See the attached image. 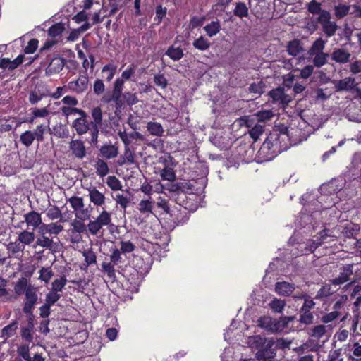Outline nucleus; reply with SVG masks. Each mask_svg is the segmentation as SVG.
I'll return each instance as SVG.
<instances>
[{"label":"nucleus","instance_id":"nucleus-1","mask_svg":"<svg viewBox=\"0 0 361 361\" xmlns=\"http://www.w3.org/2000/svg\"><path fill=\"white\" fill-rule=\"evenodd\" d=\"M286 137L288 135L286 133L280 134L277 130L270 133L261 146L259 153L264 156L266 160L272 159L286 148L281 145V140H284V137Z\"/></svg>","mask_w":361,"mask_h":361},{"label":"nucleus","instance_id":"nucleus-2","mask_svg":"<svg viewBox=\"0 0 361 361\" xmlns=\"http://www.w3.org/2000/svg\"><path fill=\"white\" fill-rule=\"evenodd\" d=\"M257 352L255 357L258 361H273L276 355V349L274 348L275 342L273 339H267L257 336L255 338Z\"/></svg>","mask_w":361,"mask_h":361},{"label":"nucleus","instance_id":"nucleus-3","mask_svg":"<svg viewBox=\"0 0 361 361\" xmlns=\"http://www.w3.org/2000/svg\"><path fill=\"white\" fill-rule=\"evenodd\" d=\"M113 225L111 214L103 210L94 220H90L87 224L88 231L93 235H97L104 226Z\"/></svg>","mask_w":361,"mask_h":361},{"label":"nucleus","instance_id":"nucleus-4","mask_svg":"<svg viewBox=\"0 0 361 361\" xmlns=\"http://www.w3.org/2000/svg\"><path fill=\"white\" fill-rule=\"evenodd\" d=\"M330 19L331 14L326 10H323L317 18V22L321 24L323 32L328 37L334 36L338 29L336 22Z\"/></svg>","mask_w":361,"mask_h":361},{"label":"nucleus","instance_id":"nucleus-5","mask_svg":"<svg viewBox=\"0 0 361 361\" xmlns=\"http://www.w3.org/2000/svg\"><path fill=\"white\" fill-rule=\"evenodd\" d=\"M101 101L102 102L108 104L113 102L114 114L116 116L119 115L125 109V102L123 98V93L121 92L111 91V93H106L102 96Z\"/></svg>","mask_w":361,"mask_h":361},{"label":"nucleus","instance_id":"nucleus-6","mask_svg":"<svg viewBox=\"0 0 361 361\" xmlns=\"http://www.w3.org/2000/svg\"><path fill=\"white\" fill-rule=\"evenodd\" d=\"M92 117L93 121H90L91 128V139L88 141L92 145H96L98 142L99 126L102 124V112L99 106H97L92 110Z\"/></svg>","mask_w":361,"mask_h":361},{"label":"nucleus","instance_id":"nucleus-7","mask_svg":"<svg viewBox=\"0 0 361 361\" xmlns=\"http://www.w3.org/2000/svg\"><path fill=\"white\" fill-rule=\"evenodd\" d=\"M71 127L75 129L78 135H82L89 130L91 133L92 124L86 111L82 112L78 118L73 121Z\"/></svg>","mask_w":361,"mask_h":361},{"label":"nucleus","instance_id":"nucleus-8","mask_svg":"<svg viewBox=\"0 0 361 361\" xmlns=\"http://www.w3.org/2000/svg\"><path fill=\"white\" fill-rule=\"evenodd\" d=\"M37 300L38 295L35 287L32 290H28V291H26L23 307V311L26 315H32L33 310L37 303Z\"/></svg>","mask_w":361,"mask_h":361},{"label":"nucleus","instance_id":"nucleus-9","mask_svg":"<svg viewBox=\"0 0 361 361\" xmlns=\"http://www.w3.org/2000/svg\"><path fill=\"white\" fill-rule=\"evenodd\" d=\"M169 214L174 228L177 226L185 224L190 218V213L185 209H183V207L178 205L173 207Z\"/></svg>","mask_w":361,"mask_h":361},{"label":"nucleus","instance_id":"nucleus-10","mask_svg":"<svg viewBox=\"0 0 361 361\" xmlns=\"http://www.w3.org/2000/svg\"><path fill=\"white\" fill-rule=\"evenodd\" d=\"M175 201L178 205L188 210L189 213L196 211L198 208L197 196L193 192L189 193L185 198L175 199Z\"/></svg>","mask_w":361,"mask_h":361},{"label":"nucleus","instance_id":"nucleus-11","mask_svg":"<svg viewBox=\"0 0 361 361\" xmlns=\"http://www.w3.org/2000/svg\"><path fill=\"white\" fill-rule=\"evenodd\" d=\"M171 190L174 193L175 199H183L192 192L193 185L190 182H177L173 185Z\"/></svg>","mask_w":361,"mask_h":361},{"label":"nucleus","instance_id":"nucleus-12","mask_svg":"<svg viewBox=\"0 0 361 361\" xmlns=\"http://www.w3.org/2000/svg\"><path fill=\"white\" fill-rule=\"evenodd\" d=\"M353 274V264H348L343 266L339 275L333 279L331 282L332 285L340 286L350 281V276Z\"/></svg>","mask_w":361,"mask_h":361},{"label":"nucleus","instance_id":"nucleus-13","mask_svg":"<svg viewBox=\"0 0 361 361\" xmlns=\"http://www.w3.org/2000/svg\"><path fill=\"white\" fill-rule=\"evenodd\" d=\"M69 149L72 155L78 159H82L87 155L85 143L80 139L72 140L69 143Z\"/></svg>","mask_w":361,"mask_h":361},{"label":"nucleus","instance_id":"nucleus-14","mask_svg":"<svg viewBox=\"0 0 361 361\" xmlns=\"http://www.w3.org/2000/svg\"><path fill=\"white\" fill-rule=\"evenodd\" d=\"M36 246L49 250L53 254L59 252V243L54 242L52 238L47 235H38L36 240Z\"/></svg>","mask_w":361,"mask_h":361},{"label":"nucleus","instance_id":"nucleus-15","mask_svg":"<svg viewBox=\"0 0 361 361\" xmlns=\"http://www.w3.org/2000/svg\"><path fill=\"white\" fill-rule=\"evenodd\" d=\"M99 156L104 159L116 158L118 154V145L115 144L105 143L99 149Z\"/></svg>","mask_w":361,"mask_h":361},{"label":"nucleus","instance_id":"nucleus-16","mask_svg":"<svg viewBox=\"0 0 361 361\" xmlns=\"http://www.w3.org/2000/svg\"><path fill=\"white\" fill-rule=\"evenodd\" d=\"M65 65V60L63 58L56 56L51 59V61L46 68V74L51 75L53 74L59 73Z\"/></svg>","mask_w":361,"mask_h":361},{"label":"nucleus","instance_id":"nucleus-17","mask_svg":"<svg viewBox=\"0 0 361 361\" xmlns=\"http://www.w3.org/2000/svg\"><path fill=\"white\" fill-rule=\"evenodd\" d=\"M269 94L274 103L287 105L290 101L289 97L285 93L284 88L282 87L273 89L269 92Z\"/></svg>","mask_w":361,"mask_h":361},{"label":"nucleus","instance_id":"nucleus-18","mask_svg":"<svg viewBox=\"0 0 361 361\" xmlns=\"http://www.w3.org/2000/svg\"><path fill=\"white\" fill-rule=\"evenodd\" d=\"M88 78L85 75H80L75 81H71L68 83V87L72 91L80 94L87 90Z\"/></svg>","mask_w":361,"mask_h":361},{"label":"nucleus","instance_id":"nucleus-19","mask_svg":"<svg viewBox=\"0 0 361 361\" xmlns=\"http://www.w3.org/2000/svg\"><path fill=\"white\" fill-rule=\"evenodd\" d=\"M330 56L332 61L341 64L349 62L351 57L350 53L343 48L334 49Z\"/></svg>","mask_w":361,"mask_h":361},{"label":"nucleus","instance_id":"nucleus-20","mask_svg":"<svg viewBox=\"0 0 361 361\" xmlns=\"http://www.w3.org/2000/svg\"><path fill=\"white\" fill-rule=\"evenodd\" d=\"M34 288V286L28 283L27 278L20 277L15 283L14 292L17 295H21L22 294L25 295L26 291H28V290H32Z\"/></svg>","mask_w":361,"mask_h":361},{"label":"nucleus","instance_id":"nucleus-21","mask_svg":"<svg viewBox=\"0 0 361 361\" xmlns=\"http://www.w3.org/2000/svg\"><path fill=\"white\" fill-rule=\"evenodd\" d=\"M34 288V286L28 283L27 278L20 277L15 283L14 292L17 295H21L22 294L25 295L26 291H28V290H32Z\"/></svg>","mask_w":361,"mask_h":361},{"label":"nucleus","instance_id":"nucleus-22","mask_svg":"<svg viewBox=\"0 0 361 361\" xmlns=\"http://www.w3.org/2000/svg\"><path fill=\"white\" fill-rule=\"evenodd\" d=\"M355 86V79L354 78L348 77L342 80H339L335 83V89L336 92L350 91Z\"/></svg>","mask_w":361,"mask_h":361},{"label":"nucleus","instance_id":"nucleus-23","mask_svg":"<svg viewBox=\"0 0 361 361\" xmlns=\"http://www.w3.org/2000/svg\"><path fill=\"white\" fill-rule=\"evenodd\" d=\"M295 285L286 281L277 282L275 285V291L281 295L289 296L295 290Z\"/></svg>","mask_w":361,"mask_h":361},{"label":"nucleus","instance_id":"nucleus-24","mask_svg":"<svg viewBox=\"0 0 361 361\" xmlns=\"http://www.w3.org/2000/svg\"><path fill=\"white\" fill-rule=\"evenodd\" d=\"M88 191L90 200L94 205L99 207L104 204L105 196L102 192H99L95 187L90 188Z\"/></svg>","mask_w":361,"mask_h":361},{"label":"nucleus","instance_id":"nucleus-25","mask_svg":"<svg viewBox=\"0 0 361 361\" xmlns=\"http://www.w3.org/2000/svg\"><path fill=\"white\" fill-rule=\"evenodd\" d=\"M24 219L27 227L31 226L33 229L37 228L42 222L41 214L35 211H31L25 214Z\"/></svg>","mask_w":361,"mask_h":361},{"label":"nucleus","instance_id":"nucleus-26","mask_svg":"<svg viewBox=\"0 0 361 361\" xmlns=\"http://www.w3.org/2000/svg\"><path fill=\"white\" fill-rule=\"evenodd\" d=\"M258 326L266 330L275 332L279 330V324L269 317H260L257 321Z\"/></svg>","mask_w":361,"mask_h":361},{"label":"nucleus","instance_id":"nucleus-27","mask_svg":"<svg viewBox=\"0 0 361 361\" xmlns=\"http://www.w3.org/2000/svg\"><path fill=\"white\" fill-rule=\"evenodd\" d=\"M16 353L19 357L16 358V361H31L29 343H22L18 345Z\"/></svg>","mask_w":361,"mask_h":361},{"label":"nucleus","instance_id":"nucleus-28","mask_svg":"<svg viewBox=\"0 0 361 361\" xmlns=\"http://www.w3.org/2000/svg\"><path fill=\"white\" fill-rule=\"evenodd\" d=\"M155 207V201L152 200V197H149L147 200H142L138 203L137 209L141 214H152L153 209Z\"/></svg>","mask_w":361,"mask_h":361},{"label":"nucleus","instance_id":"nucleus-29","mask_svg":"<svg viewBox=\"0 0 361 361\" xmlns=\"http://www.w3.org/2000/svg\"><path fill=\"white\" fill-rule=\"evenodd\" d=\"M286 48L288 54L294 57L297 56L303 51L301 41L298 39H294L290 41L288 43Z\"/></svg>","mask_w":361,"mask_h":361},{"label":"nucleus","instance_id":"nucleus-30","mask_svg":"<svg viewBox=\"0 0 361 361\" xmlns=\"http://www.w3.org/2000/svg\"><path fill=\"white\" fill-rule=\"evenodd\" d=\"M147 130L150 135L158 137L162 136L164 133L162 125L158 122H148L147 125Z\"/></svg>","mask_w":361,"mask_h":361},{"label":"nucleus","instance_id":"nucleus-31","mask_svg":"<svg viewBox=\"0 0 361 361\" xmlns=\"http://www.w3.org/2000/svg\"><path fill=\"white\" fill-rule=\"evenodd\" d=\"M326 44V41L324 40L322 38H317L312 44L311 47L308 51V54L311 56H313V54L317 53L324 52L323 50L325 48V45Z\"/></svg>","mask_w":361,"mask_h":361},{"label":"nucleus","instance_id":"nucleus-32","mask_svg":"<svg viewBox=\"0 0 361 361\" xmlns=\"http://www.w3.org/2000/svg\"><path fill=\"white\" fill-rule=\"evenodd\" d=\"M221 26L219 20L212 21L204 27V30L209 37L216 35L221 30Z\"/></svg>","mask_w":361,"mask_h":361},{"label":"nucleus","instance_id":"nucleus-33","mask_svg":"<svg viewBox=\"0 0 361 361\" xmlns=\"http://www.w3.org/2000/svg\"><path fill=\"white\" fill-rule=\"evenodd\" d=\"M35 235L32 231L27 230L23 231L18 233V241L23 245H29L34 242Z\"/></svg>","mask_w":361,"mask_h":361},{"label":"nucleus","instance_id":"nucleus-34","mask_svg":"<svg viewBox=\"0 0 361 361\" xmlns=\"http://www.w3.org/2000/svg\"><path fill=\"white\" fill-rule=\"evenodd\" d=\"M65 30V25L62 23H57L52 25L47 30L48 36L52 39L61 37Z\"/></svg>","mask_w":361,"mask_h":361},{"label":"nucleus","instance_id":"nucleus-35","mask_svg":"<svg viewBox=\"0 0 361 361\" xmlns=\"http://www.w3.org/2000/svg\"><path fill=\"white\" fill-rule=\"evenodd\" d=\"M116 65L111 63L103 66L102 73L106 82H110L113 79L116 72Z\"/></svg>","mask_w":361,"mask_h":361},{"label":"nucleus","instance_id":"nucleus-36","mask_svg":"<svg viewBox=\"0 0 361 361\" xmlns=\"http://www.w3.org/2000/svg\"><path fill=\"white\" fill-rule=\"evenodd\" d=\"M329 54L325 52L317 53L313 54L312 63L313 66L320 68L327 63Z\"/></svg>","mask_w":361,"mask_h":361},{"label":"nucleus","instance_id":"nucleus-37","mask_svg":"<svg viewBox=\"0 0 361 361\" xmlns=\"http://www.w3.org/2000/svg\"><path fill=\"white\" fill-rule=\"evenodd\" d=\"M53 134L59 138H67L69 136V130L66 124L59 123L53 127Z\"/></svg>","mask_w":361,"mask_h":361},{"label":"nucleus","instance_id":"nucleus-38","mask_svg":"<svg viewBox=\"0 0 361 361\" xmlns=\"http://www.w3.org/2000/svg\"><path fill=\"white\" fill-rule=\"evenodd\" d=\"M233 14L235 16L243 18L249 16V9L244 2H237L233 9Z\"/></svg>","mask_w":361,"mask_h":361},{"label":"nucleus","instance_id":"nucleus-39","mask_svg":"<svg viewBox=\"0 0 361 361\" xmlns=\"http://www.w3.org/2000/svg\"><path fill=\"white\" fill-rule=\"evenodd\" d=\"M18 324L16 321H13L11 324L4 326L1 331V336L7 339L14 336L18 329Z\"/></svg>","mask_w":361,"mask_h":361},{"label":"nucleus","instance_id":"nucleus-40","mask_svg":"<svg viewBox=\"0 0 361 361\" xmlns=\"http://www.w3.org/2000/svg\"><path fill=\"white\" fill-rule=\"evenodd\" d=\"M192 45L195 49L200 51H205L210 47L211 43L207 38L201 35L194 40Z\"/></svg>","mask_w":361,"mask_h":361},{"label":"nucleus","instance_id":"nucleus-41","mask_svg":"<svg viewBox=\"0 0 361 361\" xmlns=\"http://www.w3.org/2000/svg\"><path fill=\"white\" fill-rule=\"evenodd\" d=\"M166 54L173 61H178L183 56V51L179 47H174L173 45L169 47L166 51Z\"/></svg>","mask_w":361,"mask_h":361},{"label":"nucleus","instance_id":"nucleus-42","mask_svg":"<svg viewBox=\"0 0 361 361\" xmlns=\"http://www.w3.org/2000/svg\"><path fill=\"white\" fill-rule=\"evenodd\" d=\"M96 172L100 177H104L109 172V169L107 163L101 159H98L95 164Z\"/></svg>","mask_w":361,"mask_h":361},{"label":"nucleus","instance_id":"nucleus-43","mask_svg":"<svg viewBox=\"0 0 361 361\" xmlns=\"http://www.w3.org/2000/svg\"><path fill=\"white\" fill-rule=\"evenodd\" d=\"M350 9V6L338 4L334 7V15L338 19H341L349 13Z\"/></svg>","mask_w":361,"mask_h":361},{"label":"nucleus","instance_id":"nucleus-44","mask_svg":"<svg viewBox=\"0 0 361 361\" xmlns=\"http://www.w3.org/2000/svg\"><path fill=\"white\" fill-rule=\"evenodd\" d=\"M114 265L111 262H102V268L104 273L106 274L109 279L111 281H114L116 279V271L114 269Z\"/></svg>","mask_w":361,"mask_h":361},{"label":"nucleus","instance_id":"nucleus-45","mask_svg":"<svg viewBox=\"0 0 361 361\" xmlns=\"http://www.w3.org/2000/svg\"><path fill=\"white\" fill-rule=\"evenodd\" d=\"M67 283V279L66 276H61L59 279H55L51 283V291L59 293L63 290V288Z\"/></svg>","mask_w":361,"mask_h":361},{"label":"nucleus","instance_id":"nucleus-46","mask_svg":"<svg viewBox=\"0 0 361 361\" xmlns=\"http://www.w3.org/2000/svg\"><path fill=\"white\" fill-rule=\"evenodd\" d=\"M35 140L34 133L31 130H26L20 135V141L25 147H30Z\"/></svg>","mask_w":361,"mask_h":361},{"label":"nucleus","instance_id":"nucleus-47","mask_svg":"<svg viewBox=\"0 0 361 361\" xmlns=\"http://www.w3.org/2000/svg\"><path fill=\"white\" fill-rule=\"evenodd\" d=\"M160 176L164 180L173 181L176 178L174 170L169 166H165L160 171Z\"/></svg>","mask_w":361,"mask_h":361},{"label":"nucleus","instance_id":"nucleus-48","mask_svg":"<svg viewBox=\"0 0 361 361\" xmlns=\"http://www.w3.org/2000/svg\"><path fill=\"white\" fill-rule=\"evenodd\" d=\"M68 202L74 211H80L84 207L83 198L82 197L72 196L68 200Z\"/></svg>","mask_w":361,"mask_h":361},{"label":"nucleus","instance_id":"nucleus-49","mask_svg":"<svg viewBox=\"0 0 361 361\" xmlns=\"http://www.w3.org/2000/svg\"><path fill=\"white\" fill-rule=\"evenodd\" d=\"M39 279L42 281L45 282L46 283H49L50 279L54 276V272L51 269V267H42L39 270Z\"/></svg>","mask_w":361,"mask_h":361},{"label":"nucleus","instance_id":"nucleus-50","mask_svg":"<svg viewBox=\"0 0 361 361\" xmlns=\"http://www.w3.org/2000/svg\"><path fill=\"white\" fill-rule=\"evenodd\" d=\"M155 206L160 209L163 213L170 214L171 212L169 201L161 197H159L157 201L155 202Z\"/></svg>","mask_w":361,"mask_h":361},{"label":"nucleus","instance_id":"nucleus-51","mask_svg":"<svg viewBox=\"0 0 361 361\" xmlns=\"http://www.w3.org/2000/svg\"><path fill=\"white\" fill-rule=\"evenodd\" d=\"M125 104L129 106L136 104L139 100L135 93L127 91L123 93Z\"/></svg>","mask_w":361,"mask_h":361},{"label":"nucleus","instance_id":"nucleus-52","mask_svg":"<svg viewBox=\"0 0 361 361\" xmlns=\"http://www.w3.org/2000/svg\"><path fill=\"white\" fill-rule=\"evenodd\" d=\"M299 71L300 73L297 75V78L307 79L309 78L314 72V66L307 65L302 69H296L295 72Z\"/></svg>","mask_w":361,"mask_h":361},{"label":"nucleus","instance_id":"nucleus-53","mask_svg":"<svg viewBox=\"0 0 361 361\" xmlns=\"http://www.w3.org/2000/svg\"><path fill=\"white\" fill-rule=\"evenodd\" d=\"M49 127V125L45 126L43 124L38 125L35 130L32 132L34 133V136L35 137L36 140L38 143L42 142L44 140V133L46 131V128Z\"/></svg>","mask_w":361,"mask_h":361},{"label":"nucleus","instance_id":"nucleus-54","mask_svg":"<svg viewBox=\"0 0 361 361\" xmlns=\"http://www.w3.org/2000/svg\"><path fill=\"white\" fill-rule=\"evenodd\" d=\"M300 298L304 299V303L300 308V311L310 312L314 307L315 302L307 294H303Z\"/></svg>","mask_w":361,"mask_h":361},{"label":"nucleus","instance_id":"nucleus-55","mask_svg":"<svg viewBox=\"0 0 361 361\" xmlns=\"http://www.w3.org/2000/svg\"><path fill=\"white\" fill-rule=\"evenodd\" d=\"M271 309L275 313H281L283 312L286 305V302L282 300L274 298L269 304Z\"/></svg>","mask_w":361,"mask_h":361},{"label":"nucleus","instance_id":"nucleus-56","mask_svg":"<svg viewBox=\"0 0 361 361\" xmlns=\"http://www.w3.org/2000/svg\"><path fill=\"white\" fill-rule=\"evenodd\" d=\"M47 216L51 220H55L61 219V221L64 222V220H61L62 214L61 210L57 206H53L48 209L47 212Z\"/></svg>","mask_w":361,"mask_h":361},{"label":"nucleus","instance_id":"nucleus-57","mask_svg":"<svg viewBox=\"0 0 361 361\" xmlns=\"http://www.w3.org/2000/svg\"><path fill=\"white\" fill-rule=\"evenodd\" d=\"M264 88L265 84L262 81H259L257 82H253L250 84L248 87V90L250 93H255L261 95L264 93Z\"/></svg>","mask_w":361,"mask_h":361},{"label":"nucleus","instance_id":"nucleus-58","mask_svg":"<svg viewBox=\"0 0 361 361\" xmlns=\"http://www.w3.org/2000/svg\"><path fill=\"white\" fill-rule=\"evenodd\" d=\"M61 113L65 116L78 114L79 116L85 111L82 109H78L75 106H63L61 108Z\"/></svg>","mask_w":361,"mask_h":361},{"label":"nucleus","instance_id":"nucleus-59","mask_svg":"<svg viewBox=\"0 0 361 361\" xmlns=\"http://www.w3.org/2000/svg\"><path fill=\"white\" fill-rule=\"evenodd\" d=\"M107 185L114 191L121 190L122 185L121 181L114 176H111L107 178Z\"/></svg>","mask_w":361,"mask_h":361},{"label":"nucleus","instance_id":"nucleus-60","mask_svg":"<svg viewBox=\"0 0 361 361\" xmlns=\"http://www.w3.org/2000/svg\"><path fill=\"white\" fill-rule=\"evenodd\" d=\"M61 295L60 293L50 290L46 294L45 303L48 304L51 307L59 301Z\"/></svg>","mask_w":361,"mask_h":361},{"label":"nucleus","instance_id":"nucleus-61","mask_svg":"<svg viewBox=\"0 0 361 361\" xmlns=\"http://www.w3.org/2000/svg\"><path fill=\"white\" fill-rule=\"evenodd\" d=\"M82 255L85 257V261L86 262V267H88L91 264L96 263L97 257H96L95 253L93 252V250L92 249L85 250L82 252Z\"/></svg>","mask_w":361,"mask_h":361},{"label":"nucleus","instance_id":"nucleus-62","mask_svg":"<svg viewBox=\"0 0 361 361\" xmlns=\"http://www.w3.org/2000/svg\"><path fill=\"white\" fill-rule=\"evenodd\" d=\"M72 232H75L79 234L85 233L87 229V226H86L84 223L79 220H74L71 223Z\"/></svg>","mask_w":361,"mask_h":361},{"label":"nucleus","instance_id":"nucleus-63","mask_svg":"<svg viewBox=\"0 0 361 361\" xmlns=\"http://www.w3.org/2000/svg\"><path fill=\"white\" fill-rule=\"evenodd\" d=\"M274 116L271 110H262L256 114L257 118L259 122H264L270 120Z\"/></svg>","mask_w":361,"mask_h":361},{"label":"nucleus","instance_id":"nucleus-64","mask_svg":"<svg viewBox=\"0 0 361 361\" xmlns=\"http://www.w3.org/2000/svg\"><path fill=\"white\" fill-rule=\"evenodd\" d=\"M39 40L36 38L31 39L27 45L24 48V53L26 54H33L38 48Z\"/></svg>","mask_w":361,"mask_h":361}]
</instances>
